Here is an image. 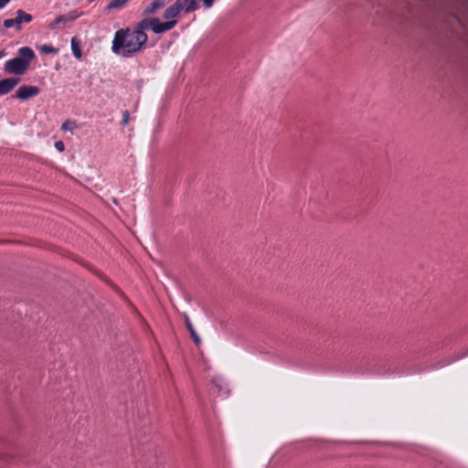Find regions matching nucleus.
Returning a JSON list of instances; mask_svg holds the SVG:
<instances>
[{"label":"nucleus","instance_id":"nucleus-1","mask_svg":"<svg viewBox=\"0 0 468 468\" xmlns=\"http://www.w3.org/2000/svg\"><path fill=\"white\" fill-rule=\"evenodd\" d=\"M176 21L160 22L159 18H144L135 27L121 28L114 34L112 50L117 55L130 58L138 53L147 43L145 30L152 29L155 34H162L173 29Z\"/></svg>","mask_w":468,"mask_h":468},{"label":"nucleus","instance_id":"nucleus-2","mask_svg":"<svg viewBox=\"0 0 468 468\" xmlns=\"http://www.w3.org/2000/svg\"><path fill=\"white\" fill-rule=\"evenodd\" d=\"M36 58L34 50L29 47H22L18 49L17 56L6 60L4 70L7 74L24 75L29 69L30 63Z\"/></svg>","mask_w":468,"mask_h":468},{"label":"nucleus","instance_id":"nucleus-3","mask_svg":"<svg viewBox=\"0 0 468 468\" xmlns=\"http://www.w3.org/2000/svg\"><path fill=\"white\" fill-rule=\"evenodd\" d=\"M33 16L22 9L16 11L15 18H8L4 20V27L5 28L15 27L17 31L21 30L22 24H28L32 21Z\"/></svg>","mask_w":468,"mask_h":468},{"label":"nucleus","instance_id":"nucleus-4","mask_svg":"<svg viewBox=\"0 0 468 468\" xmlns=\"http://www.w3.org/2000/svg\"><path fill=\"white\" fill-rule=\"evenodd\" d=\"M81 13H79L77 10L69 11V13L58 16L56 17L53 21H51L48 24V28L51 30L61 28L64 25H66L69 22H72L76 20L78 17H80Z\"/></svg>","mask_w":468,"mask_h":468},{"label":"nucleus","instance_id":"nucleus-5","mask_svg":"<svg viewBox=\"0 0 468 468\" xmlns=\"http://www.w3.org/2000/svg\"><path fill=\"white\" fill-rule=\"evenodd\" d=\"M171 0H153L146 4L143 10L144 18H152L151 16L156 15L161 9L166 6Z\"/></svg>","mask_w":468,"mask_h":468},{"label":"nucleus","instance_id":"nucleus-6","mask_svg":"<svg viewBox=\"0 0 468 468\" xmlns=\"http://www.w3.org/2000/svg\"><path fill=\"white\" fill-rule=\"evenodd\" d=\"M186 6L185 0H177L174 5L167 7L164 12V18L168 21H176L175 18L179 15L181 10Z\"/></svg>","mask_w":468,"mask_h":468},{"label":"nucleus","instance_id":"nucleus-7","mask_svg":"<svg viewBox=\"0 0 468 468\" xmlns=\"http://www.w3.org/2000/svg\"><path fill=\"white\" fill-rule=\"evenodd\" d=\"M39 92H40V89L37 86L23 85L18 88V90H16V92L15 94V97L19 100L25 101V100H27L29 98L38 95Z\"/></svg>","mask_w":468,"mask_h":468},{"label":"nucleus","instance_id":"nucleus-8","mask_svg":"<svg viewBox=\"0 0 468 468\" xmlns=\"http://www.w3.org/2000/svg\"><path fill=\"white\" fill-rule=\"evenodd\" d=\"M19 81L18 78H7L0 80V96L9 93Z\"/></svg>","mask_w":468,"mask_h":468},{"label":"nucleus","instance_id":"nucleus-9","mask_svg":"<svg viewBox=\"0 0 468 468\" xmlns=\"http://www.w3.org/2000/svg\"><path fill=\"white\" fill-rule=\"evenodd\" d=\"M215 0H203V5L206 8H210ZM186 12L191 13L198 8L197 0H185Z\"/></svg>","mask_w":468,"mask_h":468},{"label":"nucleus","instance_id":"nucleus-10","mask_svg":"<svg viewBox=\"0 0 468 468\" xmlns=\"http://www.w3.org/2000/svg\"><path fill=\"white\" fill-rule=\"evenodd\" d=\"M71 50L73 56L80 59L82 56V52L80 47V42L76 37H73L70 41Z\"/></svg>","mask_w":468,"mask_h":468},{"label":"nucleus","instance_id":"nucleus-11","mask_svg":"<svg viewBox=\"0 0 468 468\" xmlns=\"http://www.w3.org/2000/svg\"><path fill=\"white\" fill-rule=\"evenodd\" d=\"M128 2V0H112L106 6L108 10L121 9Z\"/></svg>","mask_w":468,"mask_h":468},{"label":"nucleus","instance_id":"nucleus-12","mask_svg":"<svg viewBox=\"0 0 468 468\" xmlns=\"http://www.w3.org/2000/svg\"><path fill=\"white\" fill-rule=\"evenodd\" d=\"M39 50L42 54H57L58 51V48L51 45H43L39 48Z\"/></svg>","mask_w":468,"mask_h":468},{"label":"nucleus","instance_id":"nucleus-13","mask_svg":"<svg viewBox=\"0 0 468 468\" xmlns=\"http://www.w3.org/2000/svg\"><path fill=\"white\" fill-rule=\"evenodd\" d=\"M76 122L70 120H67L61 125L63 131H73L76 128Z\"/></svg>","mask_w":468,"mask_h":468},{"label":"nucleus","instance_id":"nucleus-14","mask_svg":"<svg viewBox=\"0 0 468 468\" xmlns=\"http://www.w3.org/2000/svg\"><path fill=\"white\" fill-rule=\"evenodd\" d=\"M185 324H186V326L187 328V330L189 331V333H193L196 331L189 317L187 315H185Z\"/></svg>","mask_w":468,"mask_h":468},{"label":"nucleus","instance_id":"nucleus-15","mask_svg":"<svg viewBox=\"0 0 468 468\" xmlns=\"http://www.w3.org/2000/svg\"><path fill=\"white\" fill-rule=\"evenodd\" d=\"M129 119H130V115H129L128 111L122 112V124L123 126H125V125H127L129 123Z\"/></svg>","mask_w":468,"mask_h":468},{"label":"nucleus","instance_id":"nucleus-16","mask_svg":"<svg viewBox=\"0 0 468 468\" xmlns=\"http://www.w3.org/2000/svg\"><path fill=\"white\" fill-rule=\"evenodd\" d=\"M55 148L60 153L63 152L65 150L64 143L62 141H57L55 143Z\"/></svg>","mask_w":468,"mask_h":468},{"label":"nucleus","instance_id":"nucleus-17","mask_svg":"<svg viewBox=\"0 0 468 468\" xmlns=\"http://www.w3.org/2000/svg\"><path fill=\"white\" fill-rule=\"evenodd\" d=\"M193 341L195 342L196 345H199L201 343V339L200 337L198 336V335L197 334V332L195 331L194 334L191 333L190 334Z\"/></svg>","mask_w":468,"mask_h":468},{"label":"nucleus","instance_id":"nucleus-18","mask_svg":"<svg viewBox=\"0 0 468 468\" xmlns=\"http://www.w3.org/2000/svg\"><path fill=\"white\" fill-rule=\"evenodd\" d=\"M9 2L10 0H0V9H3Z\"/></svg>","mask_w":468,"mask_h":468},{"label":"nucleus","instance_id":"nucleus-19","mask_svg":"<svg viewBox=\"0 0 468 468\" xmlns=\"http://www.w3.org/2000/svg\"><path fill=\"white\" fill-rule=\"evenodd\" d=\"M4 56V51L0 50V58Z\"/></svg>","mask_w":468,"mask_h":468}]
</instances>
